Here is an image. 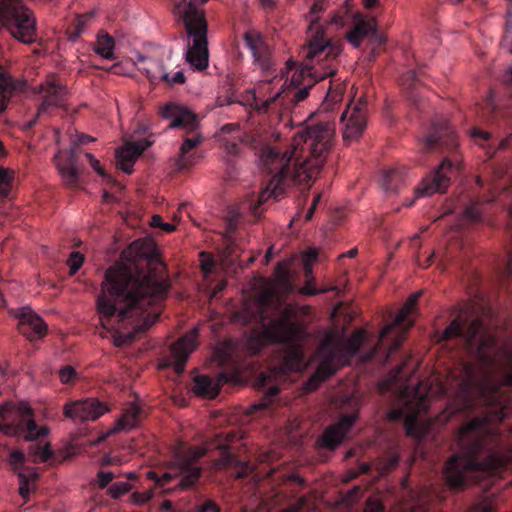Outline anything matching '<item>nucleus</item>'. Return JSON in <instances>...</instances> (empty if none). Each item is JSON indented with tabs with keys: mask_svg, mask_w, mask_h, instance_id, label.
Instances as JSON below:
<instances>
[{
	"mask_svg": "<svg viewBox=\"0 0 512 512\" xmlns=\"http://www.w3.org/2000/svg\"><path fill=\"white\" fill-rule=\"evenodd\" d=\"M166 290L165 265L154 242L141 239L131 243L122 253L121 261L107 269L97 299L103 328L114 329L116 322L133 326V331L126 334L115 330V346L131 343L137 333L156 322L158 313L145 316L144 313L148 306L164 296Z\"/></svg>",
	"mask_w": 512,
	"mask_h": 512,
	"instance_id": "nucleus-1",
	"label": "nucleus"
},
{
	"mask_svg": "<svg viewBox=\"0 0 512 512\" xmlns=\"http://www.w3.org/2000/svg\"><path fill=\"white\" fill-rule=\"evenodd\" d=\"M334 137V118L327 116L298 131L290 148L285 151L263 147L259 153V164L272 174V178L259 195L257 203L250 202V209L256 212L269 198L277 199L285 192L289 181L307 184L315 180L331 152Z\"/></svg>",
	"mask_w": 512,
	"mask_h": 512,
	"instance_id": "nucleus-2",
	"label": "nucleus"
},
{
	"mask_svg": "<svg viewBox=\"0 0 512 512\" xmlns=\"http://www.w3.org/2000/svg\"><path fill=\"white\" fill-rule=\"evenodd\" d=\"M464 339L476 363L463 366L457 395L461 403L450 405L443 411L441 418L444 421L455 412L470 408L473 395H478L485 404L501 406V388L512 386V355L496 348L493 335L479 320L471 322Z\"/></svg>",
	"mask_w": 512,
	"mask_h": 512,
	"instance_id": "nucleus-3",
	"label": "nucleus"
},
{
	"mask_svg": "<svg viewBox=\"0 0 512 512\" xmlns=\"http://www.w3.org/2000/svg\"><path fill=\"white\" fill-rule=\"evenodd\" d=\"M506 417L503 410L489 419H474L462 427L458 434L460 455H453L445 466L448 485L453 489L465 486L470 480L478 481L512 460V453L505 452L496 442L495 430L491 422Z\"/></svg>",
	"mask_w": 512,
	"mask_h": 512,
	"instance_id": "nucleus-4",
	"label": "nucleus"
},
{
	"mask_svg": "<svg viewBox=\"0 0 512 512\" xmlns=\"http://www.w3.org/2000/svg\"><path fill=\"white\" fill-rule=\"evenodd\" d=\"M342 49L339 45L331 44L329 40L323 39L319 32L314 39H310L307 47L304 49L306 64L302 68L287 61L286 72H282L283 81L287 86V98L292 88L301 84L323 80L326 77L335 74L338 66V57Z\"/></svg>",
	"mask_w": 512,
	"mask_h": 512,
	"instance_id": "nucleus-5",
	"label": "nucleus"
},
{
	"mask_svg": "<svg viewBox=\"0 0 512 512\" xmlns=\"http://www.w3.org/2000/svg\"><path fill=\"white\" fill-rule=\"evenodd\" d=\"M365 338L362 330L356 331L349 339H344L343 333L330 330L325 333L321 346L313 361L317 363L315 373L306 383V390L313 391L318 385L333 375L341 366L347 363L350 356L356 354Z\"/></svg>",
	"mask_w": 512,
	"mask_h": 512,
	"instance_id": "nucleus-6",
	"label": "nucleus"
},
{
	"mask_svg": "<svg viewBox=\"0 0 512 512\" xmlns=\"http://www.w3.org/2000/svg\"><path fill=\"white\" fill-rule=\"evenodd\" d=\"M207 0H180L174 7V13L185 24L192 41L188 43L185 54L188 64L196 70H205L209 63L208 24L204 11L199 7Z\"/></svg>",
	"mask_w": 512,
	"mask_h": 512,
	"instance_id": "nucleus-7",
	"label": "nucleus"
},
{
	"mask_svg": "<svg viewBox=\"0 0 512 512\" xmlns=\"http://www.w3.org/2000/svg\"><path fill=\"white\" fill-rule=\"evenodd\" d=\"M445 389L441 383H431L427 389L423 384H419L413 391H404L401 396L403 404L402 409H395L388 413L390 420H398L404 418L405 429L407 434L420 437L422 431L418 424V415L424 412L433 397L438 394L444 393Z\"/></svg>",
	"mask_w": 512,
	"mask_h": 512,
	"instance_id": "nucleus-8",
	"label": "nucleus"
},
{
	"mask_svg": "<svg viewBox=\"0 0 512 512\" xmlns=\"http://www.w3.org/2000/svg\"><path fill=\"white\" fill-rule=\"evenodd\" d=\"M0 22L17 40L30 44L36 39V19L21 0H0Z\"/></svg>",
	"mask_w": 512,
	"mask_h": 512,
	"instance_id": "nucleus-9",
	"label": "nucleus"
},
{
	"mask_svg": "<svg viewBox=\"0 0 512 512\" xmlns=\"http://www.w3.org/2000/svg\"><path fill=\"white\" fill-rule=\"evenodd\" d=\"M283 81V75H276L271 80L261 81L253 90V106L258 111H267L277 101L284 105L287 98V86Z\"/></svg>",
	"mask_w": 512,
	"mask_h": 512,
	"instance_id": "nucleus-10",
	"label": "nucleus"
},
{
	"mask_svg": "<svg viewBox=\"0 0 512 512\" xmlns=\"http://www.w3.org/2000/svg\"><path fill=\"white\" fill-rule=\"evenodd\" d=\"M367 102L360 98L357 102L349 103L341 115L342 135L345 142L358 140L367 125Z\"/></svg>",
	"mask_w": 512,
	"mask_h": 512,
	"instance_id": "nucleus-11",
	"label": "nucleus"
},
{
	"mask_svg": "<svg viewBox=\"0 0 512 512\" xmlns=\"http://www.w3.org/2000/svg\"><path fill=\"white\" fill-rule=\"evenodd\" d=\"M260 318L264 322V316L260 315ZM302 335L303 329L290 321L287 308L278 320H271L268 324L263 323V337L269 341L290 342Z\"/></svg>",
	"mask_w": 512,
	"mask_h": 512,
	"instance_id": "nucleus-12",
	"label": "nucleus"
},
{
	"mask_svg": "<svg viewBox=\"0 0 512 512\" xmlns=\"http://www.w3.org/2000/svg\"><path fill=\"white\" fill-rule=\"evenodd\" d=\"M10 314L18 319V331L29 341L41 339L47 334V324L29 306L11 310Z\"/></svg>",
	"mask_w": 512,
	"mask_h": 512,
	"instance_id": "nucleus-13",
	"label": "nucleus"
},
{
	"mask_svg": "<svg viewBox=\"0 0 512 512\" xmlns=\"http://www.w3.org/2000/svg\"><path fill=\"white\" fill-rule=\"evenodd\" d=\"M160 115L170 120L169 128H182L186 132H195L199 129L196 114L188 107L175 102H169L159 107Z\"/></svg>",
	"mask_w": 512,
	"mask_h": 512,
	"instance_id": "nucleus-14",
	"label": "nucleus"
},
{
	"mask_svg": "<svg viewBox=\"0 0 512 512\" xmlns=\"http://www.w3.org/2000/svg\"><path fill=\"white\" fill-rule=\"evenodd\" d=\"M31 412V408L25 403H6L0 406V431L7 435L23 431L24 423Z\"/></svg>",
	"mask_w": 512,
	"mask_h": 512,
	"instance_id": "nucleus-15",
	"label": "nucleus"
},
{
	"mask_svg": "<svg viewBox=\"0 0 512 512\" xmlns=\"http://www.w3.org/2000/svg\"><path fill=\"white\" fill-rule=\"evenodd\" d=\"M451 167L450 161L444 160L437 169L422 180L416 188V196L429 197L435 193L445 192L450 183Z\"/></svg>",
	"mask_w": 512,
	"mask_h": 512,
	"instance_id": "nucleus-16",
	"label": "nucleus"
},
{
	"mask_svg": "<svg viewBox=\"0 0 512 512\" xmlns=\"http://www.w3.org/2000/svg\"><path fill=\"white\" fill-rule=\"evenodd\" d=\"M206 450L202 447L191 448L187 455H177L175 465L180 469L183 475L179 487L185 489L192 486L198 479L200 474V467L194 465V461L201 458Z\"/></svg>",
	"mask_w": 512,
	"mask_h": 512,
	"instance_id": "nucleus-17",
	"label": "nucleus"
},
{
	"mask_svg": "<svg viewBox=\"0 0 512 512\" xmlns=\"http://www.w3.org/2000/svg\"><path fill=\"white\" fill-rule=\"evenodd\" d=\"M288 265L289 261H284L277 265L275 269V279L261 281L262 293L258 296L257 302L261 309L265 308L272 301L274 294L280 288L288 290Z\"/></svg>",
	"mask_w": 512,
	"mask_h": 512,
	"instance_id": "nucleus-18",
	"label": "nucleus"
},
{
	"mask_svg": "<svg viewBox=\"0 0 512 512\" xmlns=\"http://www.w3.org/2000/svg\"><path fill=\"white\" fill-rule=\"evenodd\" d=\"M39 92L43 94V101L38 107V116L43 115L50 108H58L65 105V88L55 77L47 78V80L40 85Z\"/></svg>",
	"mask_w": 512,
	"mask_h": 512,
	"instance_id": "nucleus-19",
	"label": "nucleus"
},
{
	"mask_svg": "<svg viewBox=\"0 0 512 512\" xmlns=\"http://www.w3.org/2000/svg\"><path fill=\"white\" fill-rule=\"evenodd\" d=\"M137 65L138 69L144 72L151 81L161 79L169 85L176 83L182 84L185 82L182 71H177L173 76H170L169 73L165 71L162 63L157 59L137 55Z\"/></svg>",
	"mask_w": 512,
	"mask_h": 512,
	"instance_id": "nucleus-20",
	"label": "nucleus"
},
{
	"mask_svg": "<svg viewBox=\"0 0 512 512\" xmlns=\"http://www.w3.org/2000/svg\"><path fill=\"white\" fill-rule=\"evenodd\" d=\"M107 411V407L96 399L73 402L64 407V413L72 419L96 420Z\"/></svg>",
	"mask_w": 512,
	"mask_h": 512,
	"instance_id": "nucleus-21",
	"label": "nucleus"
},
{
	"mask_svg": "<svg viewBox=\"0 0 512 512\" xmlns=\"http://www.w3.org/2000/svg\"><path fill=\"white\" fill-rule=\"evenodd\" d=\"M149 146H151V142L147 139L125 142L116 151L118 167L127 174L132 173L136 160Z\"/></svg>",
	"mask_w": 512,
	"mask_h": 512,
	"instance_id": "nucleus-22",
	"label": "nucleus"
},
{
	"mask_svg": "<svg viewBox=\"0 0 512 512\" xmlns=\"http://www.w3.org/2000/svg\"><path fill=\"white\" fill-rule=\"evenodd\" d=\"M197 335V330L192 329L172 345L171 355L173 362L171 365H173L177 374H180L184 371L185 362L187 361L189 355L196 349Z\"/></svg>",
	"mask_w": 512,
	"mask_h": 512,
	"instance_id": "nucleus-23",
	"label": "nucleus"
},
{
	"mask_svg": "<svg viewBox=\"0 0 512 512\" xmlns=\"http://www.w3.org/2000/svg\"><path fill=\"white\" fill-rule=\"evenodd\" d=\"M54 160L64 184L69 187H74L79 177L75 167V149L71 147L68 152L58 151L54 156Z\"/></svg>",
	"mask_w": 512,
	"mask_h": 512,
	"instance_id": "nucleus-24",
	"label": "nucleus"
},
{
	"mask_svg": "<svg viewBox=\"0 0 512 512\" xmlns=\"http://www.w3.org/2000/svg\"><path fill=\"white\" fill-rule=\"evenodd\" d=\"M186 136L179 148V155L176 160V167L179 170L192 166L196 163L195 157L190 153L192 150L199 147L204 140L203 135L197 129L195 132H186Z\"/></svg>",
	"mask_w": 512,
	"mask_h": 512,
	"instance_id": "nucleus-25",
	"label": "nucleus"
},
{
	"mask_svg": "<svg viewBox=\"0 0 512 512\" xmlns=\"http://www.w3.org/2000/svg\"><path fill=\"white\" fill-rule=\"evenodd\" d=\"M355 419L356 414L344 416L339 422L329 427L323 435V445L330 449L338 446L351 429Z\"/></svg>",
	"mask_w": 512,
	"mask_h": 512,
	"instance_id": "nucleus-26",
	"label": "nucleus"
},
{
	"mask_svg": "<svg viewBox=\"0 0 512 512\" xmlns=\"http://www.w3.org/2000/svg\"><path fill=\"white\" fill-rule=\"evenodd\" d=\"M375 29L376 23L373 18L356 14L354 16V27L346 34V38L354 47H359L364 37Z\"/></svg>",
	"mask_w": 512,
	"mask_h": 512,
	"instance_id": "nucleus-27",
	"label": "nucleus"
},
{
	"mask_svg": "<svg viewBox=\"0 0 512 512\" xmlns=\"http://www.w3.org/2000/svg\"><path fill=\"white\" fill-rule=\"evenodd\" d=\"M419 295L420 292H417L409 297V299L406 301V303L403 305V307L397 314L394 322L382 329V331L380 332L381 338H384L396 326L404 325L406 331L413 325L414 322L409 317L416 308Z\"/></svg>",
	"mask_w": 512,
	"mask_h": 512,
	"instance_id": "nucleus-28",
	"label": "nucleus"
},
{
	"mask_svg": "<svg viewBox=\"0 0 512 512\" xmlns=\"http://www.w3.org/2000/svg\"><path fill=\"white\" fill-rule=\"evenodd\" d=\"M225 381L224 375L218 377L216 381L205 375L196 376L194 378L193 392L198 396L214 398L219 392L220 385Z\"/></svg>",
	"mask_w": 512,
	"mask_h": 512,
	"instance_id": "nucleus-29",
	"label": "nucleus"
},
{
	"mask_svg": "<svg viewBox=\"0 0 512 512\" xmlns=\"http://www.w3.org/2000/svg\"><path fill=\"white\" fill-rule=\"evenodd\" d=\"M140 419V408L132 403L117 420L112 432L127 431L135 428Z\"/></svg>",
	"mask_w": 512,
	"mask_h": 512,
	"instance_id": "nucleus-30",
	"label": "nucleus"
},
{
	"mask_svg": "<svg viewBox=\"0 0 512 512\" xmlns=\"http://www.w3.org/2000/svg\"><path fill=\"white\" fill-rule=\"evenodd\" d=\"M94 51L102 58L112 60L114 58V39L108 34H100Z\"/></svg>",
	"mask_w": 512,
	"mask_h": 512,
	"instance_id": "nucleus-31",
	"label": "nucleus"
},
{
	"mask_svg": "<svg viewBox=\"0 0 512 512\" xmlns=\"http://www.w3.org/2000/svg\"><path fill=\"white\" fill-rule=\"evenodd\" d=\"M285 368L288 370H301L304 368L303 352L297 346H291L284 358Z\"/></svg>",
	"mask_w": 512,
	"mask_h": 512,
	"instance_id": "nucleus-32",
	"label": "nucleus"
},
{
	"mask_svg": "<svg viewBox=\"0 0 512 512\" xmlns=\"http://www.w3.org/2000/svg\"><path fill=\"white\" fill-rule=\"evenodd\" d=\"M24 429L26 431L24 438L27 441H34L40 437L47 436L49 434V429L46 426L38 427L33 419V414L31 413L24 423Z\"/></svg>",
	"mask_w": 512,
	"mask_h": 512,
	"instance_id": "nucleus-33",
	"label": "nucleus"
},
{
	"mask_svg": "<svg viewBox=\"0 0 512 512\" xmlns=\"http://www.w3.org/2000/svg\"><path fill=\"white\" fill-rule=\"evenodd\" d=\"M38 477L37 472L30 471L28 473H25L23 471L18 472V478H19V494L22 496V498L27 499L30 494V486L29 482L35 481Z\"/></svg>",
	"mask_w": 512,
	"mask_h": 512,
	"instance_id": "nucleus-34",
	"label": "nucleus"
},
{
	"mask_svg": "<svg viewBox=\"0 0 512 512\" xmlns=\"http://www.w3.org/2000/svg\"><path fill=\"white\" fill-rule=\"evenodd\" d=\"M14 171L0 167V195L6 197L12 189Z\"/></svg>",
	"mask_w": 512,
	"mask_h": 512,
	"instance_id": "nucleus-35",
	"label": "nucleus"
},
{
	"mask_svg": "<svg viewBox=\"0 0 512 512\" xmlns=\"http://www.w3.org/2000/svg\"><path fill=\"white\" fill-rule=\"evenodd\" d=\"M29 455L32 456L33 462H45L52 456L50 444L45 443L43 446H31Z\"/></svg>",
	"mask_w": 512,
	"mask_h": 512,
	"instance_id": "nucleus-36",
	"label": "nucleus"
},
{
	"mask_svg": "<svg viewBox=\"0 0 512 512\" xmlns=\"http://www.w3.org/2000/svg\"><path fill=\"white\" fill-rule=\"evenodd\" d=\"M462 323L459 319L453 320L449 326L436 336V341L450 340L461 335Z\"/></svg>",
	"mask_w": 512,
	"mask_h": 512,
	"instance_id": "nucleus-37",
	"label": "nucleus"
},
{
	"mask_svg": "<svg viewBox=\"0 0 512 512\" xmlns=\"http://www.w3.org/2000/svg\"><path fill=\"white\" fill-rule=\"evenodd\" d=\"M244 40L254 57H257L260 52V46L262 44L260 35L255 31H249L245 33Z\"/></svg>",
	"mask_w": 512,
	"mask_h": 512,
	"instance_id": "nucleus-38",
	"label": "nucleus"
},
{
	"mask_svg": "<svg viewBox=\"0 0 512 512\" xmlns=\"http://www.w3.org/2000/svg\"><path fill=\"white\" fill-rule=\"evenodd\" d=\"M323 10V5L321 3H315L312 7H311V11L309 13V15L307 16V19L310 23V26H309V31L311 33L314 32L313 36L311 39H314L315 36H316V33L319 32L320 35H322L323 39H325L324 37V33L321 29H319V27H314L315 26V23L317 21V14L319 12H321Z\"/></svg>",
	"mask_w": 512,
	"mask_h": 512,
	"instance_id": "nucleus-39",
	"label": "nucleus"
},
{
	"mask_svg": "<svg viewBox=\"0 0 512 512\" xmlns=\"http://www.w3.org/2000/svg\"><path fill=\"white\" fill-rule=\"evenodd\" d=\"M342 93L341 91H328L326 98L324 102L321 104L317 114L320 115L321 113L328 112L332 109L333 105L336 104L341 100Z\"/></svg>",
	"mask_w": 512,
	"mask_h": 512,
	"instance_id": "nucleus-40",
	"label": "nucleus"
},
{
	"mask_svg": "<svg viewBox=\"0 0 512 512\" xmlns=\"http://www.w3.org/2000/svg\"><path fill=\"white\" fill-rule=\"evenodd\" d=\"M129 490H131V485L128 482H117L114 483L108 490V494L117 499L120 496L126 494Z\"/></svg>",
	"mask_w": 512,
	"mask_h": 512,
	"instance_id": "nucleus-41",
	"label": "nucleus"
},
{
	"mask_svg": "<svg viewBox=\"0 0 512 512\" xmlns=\"http://www.w3.org/2000/svg\"><path fill=\"white\" fill-rule=\"evenodd\" d=\"M84 262V257L80 252H72L67 265L69 266L70 274L74 275L82 266Z\"/></svg>",
	"mask_w": 512,
	"mask_h": 512,
	"instance_id": "nucleus-42",
	"label": "nucleus"
},
{
	"mask_svg": "<svg viewBox=\"0 0 512 512\" xmlns=\"http://www.w3.org/2000/svg\"><path fill=\"white\" fill-rule=\"evenodd\" d=\"M317 251L315 249H308L303 254V264L305 269V276L312 274V263L317 259Z\"/></svg>",
	"mask_w": 512,
	"mask_h": 512,
	"instance_id": "nucleus-43",
	"label": "nucleus"
},
{
	"mask_svg": "<svg viewBox=\"0 0 512 512\" xmlns=\"http://www.w3.org/2000/svg\"><path fill=\"white\" fill-rule=\"evenodd\" d=\"M305 277H306V284H305V286H303L300 289V293L301 294L316 295V294L324 293V292H327V291H330V290L334 289V288H327V289L317 290V289L313 288L314 278H313L312 274L310 276L308 275V276H305Z\"/></svg>",
	"mask_w": 512,
	"mask_h": 512,
	"instance_id": "nucleus-44",
	"label": "nucleus"
},
{
	"mask_svg": "<svg viewBox=\"0 0 512 512\" xmlns=\"http://www.w3.org/2000/svg\"><path fill=\"white\" fill-rule=\"evenodd\" d=\"M314 82L309 80L308 83H305L302 88H300L293 97L286 98L285 104L289 101H293L295 103L303 101L307 96L310 88Z\"/></svg>",
	"mask_w": 512,
	"mask_h": 512,
	"instance_id": "nucleus-45",
	"label": "nucleus"
},
{
	"mask_svg": "<svg viewBox=\"0 0 512 512\" xmlns=\"http://www.w3.org/2000/svg\"><path fill=\"white\" fill-rule=\"evenodd\" d=\"M59 379L62 383L68 384L77 379V373L71 366H65L59 370Z\"/></svg>",
	"mask_w": 512,
	"mask_h": 512,
	"instance_id": "nucleus-46",
	"label": "nucleus"
},
{
	"mask_svg": "<svg viewBox=\"0 0 512 512\" xmlns=\"http://www.w3.org/2000/svg\"><path fill=\"white\" fill-rule=\"evenodd\" d=\"M153 497V490H146L144 492H134L131 495V502L135 505H143L150 501Z\"/></svg>",
	"mask_w": 512,
	"mask_h": 512,
	"instance_id": "nucleus-47",
	"label": "nucleus"
},
{
	"mask_svg": "<svg viewBox=\"0 0 512 512\" xmlns=\"http://www.w3.org/2000/svg\"><path fill=\"white\" fill-rule=\"evenodd\" d=\"M25 461V454L21 450H13L10 453L9 462L12 465L13 469L18 473L20 470V466Z\"/></svg>",
	"mask_w": 512,
	"mask_h": 512,
	"instance_id": "nucleus-48",
	"label": "nucleus"
},
{
	"mask_svg": "<svg viewBox=\"0 0 512 512\" xmlns=\"http://www.w3.org/2000/svg\"><path fill=\"white\" fill-rule=\"evenodd\" d=\"M464 218L468 221H476L481 216V211L478 207L477 203H473L469 206H467L464 210Z\"/></svg>",
	"mask_w": 512,
	"mask_h": 512,
	"instance_id": "nucleus-49",
	"label": "nucleus"
},
{
	"mask_svg": "<svg viewBox=\"0 0 512 512\" xmlns=\"http://www.w3.org/2000/svg\"><path fill=\"white\" fill-rule=\"evenodd\" d=\"M115 478V475L110 471H100L97 474V485L99 488L103 489L105 488L113 479Z\"/></svg>",
	"mask_w": 512,
	"mask_h": 512,
	"instance_id": "nucleus-50",
	"label": "nucleus"
},
{
	"mask_svg": "<svg viewBox=\"0 0 512 512\" xmlns=\"http://www.w3.org/2000/svg\"><path fill=\"white\" fill-rule=\"evenodd\" d=\"M199 256L201 269L203 270V272L205 274L211 273L214 265L212 257L205 252H201Z\"/></svg>",
	"mask_w": 512,
	"mask_h": 512,
	"instance_id": "nucleus-51",
	"label": "nucleus"
},
{
	"mask_svg": "<svg viewBox=\"0 0 512 512\" xmlns=\"http://www.w3.org/2000/svg\"><path fill=\"white\" fill-rule=\"evenodd\" d=\"M152 227H161L164 231L170 233L176 229V226L171 223H164L159 215H154L150 222Z\"/></svg>",
	"mask_w": 512,
	"mask_h": 512,
	"instance_id": "nucleus-52",
	"label": "nucleus"
},
{
	"mask_svg": "<svg viewBox=\"0 0 512 512\" xmlns=\"http://www.w3.org/2000/svg\"><path fill=\"white\" fill-rule=\"evenodd\" d=\"M383 506L378 498H370L366 502L364 512H382Z\"/></svg>",
	"mask_w": 512,
	"mask_h": 512,
	"instance_id": "nucleus-53",
	"label": "nucleus"
},
{
	"mask_svg": "<svg viewBox=\"0 0 512 512\" xmlns=\"http://www.w3.org/2000/svg\"><path fill=\"white\" fill-rule=\"evenodd\" d=\"M195 512H220V508L212 500H207L204 504L199 505Z\"/></svg>",
	"mask_w": 512,
	"mask_h": 512,
	"instance_id": "nucleus-54",
	"label": "nucleus"
},
{
	"mask_svg": "<svg viewBox=\"0 0 512 512\" xmlns=\"http://www.w3.org/2000/svg\"><path fill=\"white\" fill-rule=\"evenodd\" d=\"M87 160L89 161V163L91 164V166L93 167V169L102 177H106V173L104 172L103 168L101 167L99 161L91 154V153H86L85 154Z\"/></svg>",
	"mask_w": 512,
	"mask_h": 512,
	"instance_id": "nucleus-55",
	"label": "nucleus"
},
{
	"mask_svg": "<svg viewBox=\"0 0 512 512\" xmlns=\"http://www.w3.org/2000/svg\"><path fill=\"white\" fill-rule=\"evenodd\" d=\"M237 467L236 477L241 478L248 474L250 471V466L247 462H235Z\"/></svg>",
	"mask_w": 512,
	"mask_h": 512,
	"instance_id": "nucleus-56",
	"label": "nucleus"
},
{
	"mask_svg": "<svg viewBox=\"0 0 512 512\" xmlns=\"http://www.w3.org/2000/svg\"><path fill=\"white\" fill-rule=\"evenodd\" d=\"M231 462H233L232 456L229 453L224 452L222 457L215 461V467L217 469H221Z\"/></svg>",
	"mask_w": 512,
	"mask_h": 512,
	"instance_id": "nucleus-57",
	"label": "nucleus"
},
{
	"mask_svg": "<svg viewBox=\"0 0 512 512\" xmlns=\"http://www.w3.org/2000/svg\"><path fill=\"white\" fill-rule=\"evenodd\" d=\"M222 142H223V146L225 147V149L227 150L228 153L230 154H235L237 153L238 151V144L236 141H229L228 139L226 138H222Z\"/></svg>",
	"mask_w": 512,
	"mask_h": 512,
	"instance_id": "nucleus-58",
	"label": "nucleus"
},
{
	"mask_svg": "<svg viewBox=\"0 0 512 512\" xmlns=\"http://www.w3.org/2000/svg\"><path fill=\"white\" fill-rule=\"evenodd\" d=\"M2 71V67H0ZM0 92L9 93L11 92V81L9 78H0Z\"/></svg>",
	"mask_w": 512,
	"mask_h": 512,
	"instance_id": "nucleus-59",
	"label": "nucleus"
},
{
	"mask_svg": "<svg viewBox=\"0 0 512 512\" xmlns=\"http://www.w3.org/2000/svg\"><path fill=\"white\" fill-rule=\"evenodd\" d=\"M320 198H321V195H317V196L314 198V200H313V202H312V204H311V207L309 208V210L307 211V213H306V215H305V219H306V220H311V219H312V217H313V213H314V211H315V209H316L317 204H318V203H319V201H320Z\"/></svg>",
	"mask_w": 512,
	"mask_h": 512,
	"instance_id": "nucleus-60",
	"label": "nucleus"
},
{
	"mask_svg": "<svg viewBox=\"0 0 512 512\" xmlns=\"http://www.w3.org/2000/svg\"><path fill=\"white\" fill-rule=\"evenodd\" d=\"M502 48L512 54V35H506L502 41Z\"/></svg>",
	"mask_w": 512,
	"mask_h": 512,
	"instance_id": "nucleus-61",
	"label": "nucleus"
},
{
	"mask_svg": "<svg viewBox=\"0 0 512 512\" xmlns=\"http://www.w3.org/2000/svg\"><path fill=\"white\" fill-rule=\"evenodd\" d=\"M423 511L424 510L420 507V505H413V506L405 505L401 509V512H423Z\"/></svg>",
	"mask_w": 512,
	"mask_h": 512,
	"instance_id": "nucleus-62",
	"label": "nucleus"
},
{
	"mask_svg": "<svg viewBox=\"0 0 512 512\" xmlns=\"http://www.w3.org/2000/svg\"><path fill=\"white\" fill-rule=\"evenodd\" d=\"M502 80L506 84L512 85V67H509L502 76Z\"/></svg>",
	"mask_w": 512,
	"mask_h": 512,
	"instance_id": "nucleus-63",
	"label": "nucleus"
},
{
	"mask_svg": "<svg viewBox=\"0 0 512 512\" xmlns=\"http://www.w3.org/2000/svg\"><path fill=\"white\" fill-rule=\"evenodd\" d=\"M472 137H480L482 138L483 140H488L490 135L488 132H484V131H479V130H473L472 133H471Z\"/></svg>",
	"mask_w": 512,
	"mask_h": 512,
	"instance_id": "nucleus-64",
	"label": "nucleus"
}]
</instances>
